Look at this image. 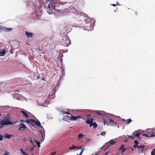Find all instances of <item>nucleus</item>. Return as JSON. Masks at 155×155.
I'll return each instance as SVG.
<instances>
[{
  "label": "nucleus",
  "mask_w": 155,
  "mask_h": 155,
  "mask_svg": "<svg viewBox=\"0 0 155 155\" xmlns=\"http://www.w3.org/2000/svg\"><path fill=\"white\" fill-rule=\"evenodd\" d=\"M48 2H50L48 4V7L51 10L54 9L57 12H59L61 10V9L60 8V5L58 3H55L54 5H53L54 2L52 0H48Z\"/></svg>",
  "instance_id": "nucleus-1"
},
{
  "label": "nucleus",
  "mask_w": 155,
  "mask_h": 155,
  "mask_svg": "<svg viewBox=\"0 0 155 155\" xmlns=\"http://www.w3.org/2000/svg\"><path fill=\"white\" fill-rule=\"evenodd\" d=\"M14 123H15L11 122L9 120V118L6 117L0 121V125H1L0 126V129L2 128L4 126L8 125H14Z\"/></svg>",
  "instance_id": "nucleus-2"
},
{
  "label": "nucleus",
  "mask_w": 155,
  "mask_h": 155,
  "mask_svg": "<svg viewBox=\"0 0 155 155\" xmlns=\"http://www.w3.org/2000/svg\"><path fill=\"white\" fill-rule=\"evenodd\" d=\"M61 43L64 46H68L71 43V42L67 37H65L62 39Z\"/></svg>",
  "instance_id": "nucleus-3"
},
{
  "label": "nucleus",
  "mask_w": 155,
  "mask_h": 155,
  "mask_svg": "<svg viewBox=\"0 0 155 155\" xmlns=\"http://www.w3.org/2000/svg\"><path fill=\"white\" fill-rule=\"evenodd\" d=\"M107 126H108L112 125L115 126L117 124V123L116 122L111 119H109V123H107Z\"/></svg>",
  "instance_id": "nucleus-4"
},
{
  "label": "nucleus",
  "mask_w": 155,
  "mask_h": 155,
  "mask_svg": "<svg viewBox=\"0 0 155 155\" xmlns=\"http://www.w3.org/2000/svg\"><path fill=\"white\" fill-rule=\"evenodd\" d=\"M145 145H140L138 147V152L139 153H143V150L145 148Z\"/></svg>",
  "instance_id": "nucleus-5"
},
{
  "label": "nucleus",
  "mask_w": 155,
  "mask_h": 155,
  "mask_svg": "<svg viewBox=\"0 0 155 155\" xmlns=\"http://www.w3.org/2000/svg\"><path fill=\"white\" fill-rule=\"evenodd\" d=\"M20 127L18 129L19 130L23 131L27 128V127L23 124L22 123L19 124Z\"/></svg>",
  "instance_id": "nucleus-6"
},
{
  "label": "nucleus",
  "mask_w": 155,
  "mask_h": 155,
  "mask_svg": "<svg viewBox=\"0 0 155 155\" xmlns=\"http://www.w3.org/2000/svg\"><path fill=\"white\" fill-rule=\"evenodd\" d=\"M91 26L92 24L90 23H88L85 25L84 29L86 30H90Z\"/></svg>",
  "instance_id": "nucleus-7"
},
{
  "label": "nucleus",
  "mask_w": 155,
  "mask_h": 155,
  "mask_svg": "<svg viewBox=\"0 0 155 155\" xmlns=\"http://www.w3.org/2000/svg\"><path fill=\"white\" fill-rule=\"evenodd\" d=\"M70 115H71V120H76L78 119L81 118L79 115L78 116H72L71 114Z\"/></svg>",
  "instance_id": "nucleus-8"
},
{
  "label": "nucleus",
  "mask_w": 155,
  "mask_h": 155,
  "mask_svg": "<svg viewBox=\"0 0 155 155\" xmlns=\"http://www.w3.org/2000/svg\"><path fill=\"white\" fill-rule=\"evenodd\" d=\"M93 119L92 118L88 119L86 121L87 124H89L90 127H91L92 126V123L93 121Z\"/></svg>",
  "instance_id": "nucleus-9"
},
{
  "label": "nucleus",
  "mask_w": 155,
  "mask_h": 155,
  "mask_svg": "<svg viewBox=\"0 0 155 155\" xmlns=\"http://www.w3.org/2000/svg\"><path fill=\"white\" fill-rule=\"evenodd\" d=\"M25 35L28 38H29L30 37H32L34 34L32 33L29 32L28 31H26L25 32Z\"/></svg>",
  "instance_id": "nucleus-10"
},
{
  "label": "nucleus",
  "mask_w": 155,
  "mask_h": 155,
  "mask_svg": "<svg viewBox=\"0 0 155 155\" xmlns=\"http://www.w3.org/2000/svg\"><path fill=\"white\" fill-rule=\"evenodd\" d=\"M13 30L12 28H7L4 27V31L5 32H8L12 31Z\"/></svg>",
  "instance_id": "nucleus-11"
},
{
  "label": "nucleus",
  "mask_w": 155,
  "mask_h": 155,
  "mask_svg": "<svg viewBox=\"0 0 155 155\" xmlns=\"http://www.w3.org/2000/svg\"><path fill=\"white\" fill-rule=\"evenodd\" d=\"M21 112L27 118H29V116L28 115V114L24 110H21Z\"/></svg>",
  "instance_id": "nucleus-12"
},
{
  "label": "nucleus",
  "mask_w": 155,
  "mask_h": 155,
  "mask_svg": "<svg viewBox=\"0 0 155 155\" xmlns=\"http://www.w3.org/2000/svg\"><path fill=\"white\" fill-rule=\"evenodd\" d=\"M12 137H13V135L9 134H5V137L7 138L8 139H9V138H11Z\"/></svg>",
  "instance_id": "nucleus-13"
},
{
  "label": "nucleus",
  "mask_w": 155,
  "mask_h": 155,
  "mask_svg": "<svg viewBox=\"0 0 155 155\" xmlns=\"http://www.w3.org/2000/svg\"><path fill=\"white\" fill-rule=\"evenodd\" d=\"M119 149L121 150L122 151V152H123V153L126 150V149L125 148V147H124V146L123 145H122L121 146V147H120L119 148Z\"/></svg>",
  "instance_id": "nucleus-14"
},
{
  "label": "nucleus",
  "mask_w": 155,
  "mask_h": 155,
  "mask_svg": "<svg viewBox=\"0 0 155 155\" xmlns=\"http://www.w3.org/2000/svg\"><path fill=\"white\" fill-rule=\"evenodd\" d=\"M30 124L33 126L35 125L36 124V121L34 120L31 119Z\"/></svg>",
  "instance_id": "nucleus-15"
},
{
  "label": "nucleus",
  "mask_w": 155,
  "mask_h": 155,
  "mask_svg": "<svg viewBox=\"0 0 155 155\" xmlns=\"http://www.w3.org/2000/svg\"><path fill=\"white\" fill-rule=\"evenodd\" d=\"M64 118L65 120H71V116H69L67 115L65 116Z\"/></svg>",
  "instance_id": "nucleus-16"
},
{
  "label": "nucleus",
  "mask_w": 155,
  "mask_h": 155,
  "mask_svg": "<svg viewBox=\"0 0 155 155\" xmlns=\"http://www.w3.org/2000/svg\"><path fill=\"white\" fill-rule=\"evenodd\" d=\"M70 9L68 8H66L63 10V12L64 13H67L68 12H70Z\"/></svg>",
  "instance_id": "nucleus-17"
},
{
  "label": "nucleus",
  "mask_w": 155,
  "mask_h": 155,
  "mask_svg": "<svg viewBox=\"0 0 155 155\" xmlns=\"http://www.w3.org/2000/svg\"><path fill=\"white\" fill-rule=\"evenodd\" d=\"M92 126H93V127L94 128H96L97 126V125L96 123V122H94L93 123H92Z\"/></svg>",
  "instance_id": "nucleus-18"
},
{
  "label": "nucleus",
  "mask_w": 155,
  "mask_h": 155,
  "mask_svg": "<svg viewBox=\"0 0 155 155\" xmlns=\"http://www.w3.org/2000/svg\"><path fill=\"white\" fill-rule=\"evenodd\" d=\"M61 112L62 113V115H64L65 114H67L69 115H71V114L69 112H64L63 111H61Z\"/></svg>",
  "instance_id": "nucleus-19"
},
{
  "label": "nucleus",
  "mask_w": 155,
  "mask_h": 155,
  "mask_svg": "<svg viewBox=\"0 0 155 155\" xmlns=\"http://www.w3.org/2000/svg\"><path fill=\"white\" fill-rule=\"evenodd\" d=\"M84 136V135L82 134H80L78 136V138L79 140H80Z\"/></svg>",
  "instance_id": "nucleus-20"
},
{
  "label": "nucleus",
  "mask_w": 155,
  "mask_h": 155,
  "mask_svg": "<svg viewBox=\"0 0 155 155\" xmlns=\"http://www.w3.org/2000/svg\"><path fill=\"white\" fill-rule=\"evenodd\" d=\"M5 52V51L3 50L2 51H0V56L4 55Z\"/></svg>",
  "instance_id": "nucleus-21"
},
{
  "label": "nucleus",
  "mask_w": 155,
  "mask_h": 155,
  "mask_svg": "<svg viewBox=\"0 0 155 155\" xmlns=\"http://www.w3.org/2000/svg\"><path fill=\"white\" fill-rule=\"evenodd\" d=\"M152 132V134L150 135V136L149 137H154L155 136V133L154 132H153L152 131H151Z\"/></svg>",
  "instance_id": "nucleus-22"
},
{
  "label": "nucleus",
  "mask_w": 155,
  "mask_h": 155,
  "mask_svg": "<svg viewBox=\"0 0 155 155\" xmlns=\"http://www.w3.org/2000/svg\"><path fill=\"white\" fill-rule=\"evenodd\" d=\"M77 147L75 146L74 145H72V146L71 147H70L69 148V149L70 150H73L74 149H76V148Z\"/></svg>",
  "instance_id": "nucleus-23"
},
{
  "label": "nucleus",
  "mask_w": 155,
  "mask_h": 155,
  "mask_svg": "<svg viewBox=\"0 0 155 155\" xmlns=\"http://www.w3.org/2000/svg\"><path fill=\"white\" fill-rule=\"evenodd\" d=\"M35 142L37 144L38 147L39 148L40 147V142L38 141L37 140L35 141Z\"/></svg>",
  "instance_id": "nucleus-24"
},
{
  "label": "nucleus",
  "mask_w": 155,
  "mask_h": 155,
  "mask_svg": "<svg viewBox=\"0 0 155 155\" xmlns=\"http://www.w3.org/2000/svg\"><path fill=\"white\" fill-rule=\"evenodd\" d=\"M36 125L38 126V127H41V124L40 122H38L36 121Z\"/></svg>",
  "instance_id": "nucleus-25"
},
{
  "label": "nucleus",
  "mask_w": 155,
  "mask_h": 155,
  "mask_svg": "<svg viewBox=\"0 0 155 155\" xmlns=\"http://www.w3.org/2000/svg\"><path fill=\"white\" fill-rule=\"evenodd\" d=\"M126 121H127V124H130L131 122L132 121V120L130 119H129L127 120Z\"/></svg>",
  "instance_id": "nucleus-26"
},
{
  "label": "nucleus",
  "mask_w": 155,
  "mask_h": 155,
  "mask_svg": "<svg viewBox=\"0 0 155 155\" xmlns=\"http://www.w3.org/2000/svg\"><path fill=\"white\" fill-rule=\"evenodd\" d=\"M116 143L115 142H114L112 140H111L110 142L109 143L110 145H114Z\"/></svg>",
  "instance_id": "nucleus-27"
},
{
  "label": "nucleus",
  "mask_w": 155,
  "mask_h": 155,
  "mask_svg": "<svg viewBox=\"0 0 155 155\" xmlns=\"http://www.w3.org/2000/svg\"><path fill=\"white\" fill-rule=\"evenodd\" d=\"M75 12L78 14L79 15H81V14H83V13L82 12H81L77 10H75Z\"/></svg>",
  "instance_id": "nucleus-28"
},
{
  "label": "nucleus",
  "mask_w": 155,
  "mask_h": 155,
  "mask_svg": "<svg viewBox=\"0 0 155 155\" xmlns=\"http://www.w3.org/2000/svg\"><path fill=\"white\" fill-rule=\"evenodd\" d=\"M38 53L41 56V54H44V53L41 50H39Z\"/></svg>",
  "instance_id": "nucleus-29"
},
{
  "label": "nucleus",
  "mask_w": 155,
  "mask_h": 155,
  "mask_svg": "<svg viewBox=\"0 0 155 155\" xmlns=\"http://www.w3.org/2000/svg\"><path fill=\"white\" fill-rule=\"evenodd\" d=\"M1 31H4V27L0 26V32H1Z\"/></svg>",
  "instance_id": "nucleus-30"
},
{
  "label": "nucleus",
  "mask_w": 155,
  "mask_h": 155,
  "mask_svg": "<svg viewBox=\"0 0 155 155\" xmlns=\"http://www.w3.org/2000/svg\"><path fill=\"white\" fill-rule=\"evenodd\" d=\"M151 155H155V149H154L151 152Z\"/></svg>",
  "instance_id": "nucleus-31"
},
{
  "label": "nucleus",
  "mask_w": 155,
  "mask_h": 155,
  "mask_svg": "<svg viewBox=\"0 0 155 155\" xmlns=\"http://www.w3.org/2000/svg\"><path fill=\"white\" fill-rule=\"evenodd\" d=\"M107 123H109L107 121H106L105 120H104V125H105L107 124Z\"/></svg>",
  "instance_id": "nucleus-32"
},
{
  "label": "nucleus",
  "mask_w": 155,
  "mask_h": 155,
  "mask_svg": "<svg viewBox=\"0 0 155 155\" xmlns=\"http://www.w3.org/2000/svg\"><path fill=\"white\" fill-rule=\"evenodd\" d=\"M97 115H100V116H102L103 115V114L99 112H97Z\"/></svg>",
  "instance_id": "nucleus-33"
},
{
  "label": "nucleus",
  "mask_w": 155,
  "mask_h": 155,
  "mask_svg": "<svg viewBox=\"0 0 155 155\" xmlns=\"http://www.w3.org/2000/svg\"><path fill=\"white\" fill-rule=\"evenodd\" d=\"M31 119H30L29 120L28 119H27V120L25 121V122H26L28 124H29V123L30 124V123H31Z\"/></svg>",
  "instance_id": "nucleus-34"
},
{
  "label": "nucleus",
  "mask_w": 155,
  "mask_h": 155,
  "mask_svg": "<svg viewBox=\"0 0 155 155\" xmlns=\"http://www.w3.org/2000/svg\"><path fill=\"white\" fill-rule=\"evenodd\" d=\"M82 147L81 146H78V147H77L76 148V150L78 149H82L81 148Z\"/></svg>",
  "instance_id": "nucleus-35"
},
{
  "label": "nucleus",
  "mask_w": 155,
  "mask_h": 155,
  "mask_svg": "<svg viewBox=\"0 0 155 155\" xmlns=\"http://www.w3.org/2000/svg\"><path fill=\"white\" fill-rule=\"evenodd\" d=\"M3 136L1 134H0V141H2L3 140Z\"/></svg>",
  "instance_id": "nucleus-36"
},
{
  "label": "nucleus",
  "mask_w": 155,
  "mask_h": 155,
  "mask_svg": "<svg viewBox=\"0 0 155 155\" xmlns=\"http://www.w3.org/2000/svg\"><path fill=\"white\" fill-rule=\"evenodd\" d=\"M84 150V148H83V149H82V150H81V151L80 152V154H77V155H81Z\"/></svg>",
  "instance_id": "nucleus-37"
},
{
  "label": "nucleus",
  "mask_w": 155,
  "mask_h": 155,
  "mask_svg": "<svg viewBox=\"0 0 155 155\" xmlns=\"http://www.w3.org/2000/svg\"><path fill=\"white\" fill-rule=\"evenodd\" d=\"M140 134L139 133H137L135 135V137H139Z\"/></svg>",
  "instance_id": "nucleus-38"
},
{
  "label": "nucleus",
  "mask_w": 155,
  "mask_h": 155,
  "mask_svg": "<svg viewBox=\"0 0 155 155\" xmlns=\"http://www.w3.org/2000/svg\"><path fill=\"white\" fill-rule=\"evenodd\" d=\"M139 146H138V145H137L136 144H134V145L133 147L134 148H136V147H137L138 148V147Z\"/></svg>",
  "instance_id": "nucleus-39"
},
{
  "label": "nucleus",
  "mask_w": 155,
  "mask_h": 155,
  "mask_svg": "<svg viewBox=\"0 0 155 155\" xmlns=\"http://www.w3.org/2000/svg\"><path fill=\"white\" fill-rule=\"evenodd\" d=\"M134 143H135V144H136L137 145V144H138L139 142L137 140H135L134 141Z\"/></svg>",
  "instance_id": "nucleus-40"
},
{
  "label": "nucleus",
  "mask_w": 155,
  "mask_h": 155,
  "mask_svg": "<svg viewBox=\"0 0 155 155\" xmlns=\"http://www.w3.org/2000/svg\"><path fill=\"white\" fill-rule=\"evenodd\" d=\"M34 148V147H31L29 149V150L30 151H31L33 150Z\"/></svg>",
  "instance_id": "nucleus-41"
},
{
  "label": "nucleus",
  "mask_w": 155,
  "mask_h": 155,
  "mask_svg": "<svg viewBox=\"0 0 155 155\" xmlns=\"http://www.w3.org/2000/svg\"><path fill=\"white\" fill-rule=\"evenodd\" d=\"M128 138H132V139H134V137H133L132 136H130V135H128Z\"/></svg>",
  "instance_id": "nucleus-42"
},
{
  "label": "nucleus",
  "mask_w": 155,
  "mask_h": 155,
  "mask_svg": "<svg viewBox=\"0 0 155 155\" xmlns=\"http://www.w3.org/2000/svg\"><path fill=\"white\" fill-rule=\"evenodd\" d=\"M106 133L104 131L102 132L101 134L102 135H105V134Z\"/></svg>",
  "instance_id": "nucleus-43"
},
{
  "label": "nucleus",
  "mask_w": 155,
  "mask_h": 155,
  "mask_svg": "<svg viewBox=\"0 0 155 155\" xmlns=\"http://www.w3.org/2000/svg\"><path fill=\"white\" fill-rule=\"evenodd\" d=\"M20 151H21V153H23L24 152L23 151V150L22 149H20Z\"/></svg>",
  "instance_id": "nucleus-44"
},
{
  "label": "nucleus",
  "mask_w": 155,
  "mask_h": 155,
  "mask_svg": "<svg viewBox=\"0 0 155 155\" xmlns=\"http://www.w3.org/2000/svg\"><path fill=\"white\" fill-rule=\"evenodd\" d=\"M143 136H145L147 137H149V136H148L147 134H143Z\"/></svg>",
  "instance_id": "nucleus-45"
},
{
  "label": "nucleus",
  "mask_w": 155,
  "mask_h": 155,
  "mask_svg": "<svg viewBox=\"0 0 155 155\" xmlns=\"http://www.w3.org/2000/svg\"><path fill=\"white\" fill-rule=\"evenodd\" d=\"M56 153V152H54L53 153L52 152L51 155H54Z\"/></svg>",
  "instance_id": "nucleus-46"
},
{
  "label": "nucleus",
  "mask_w": 155,
  "mask_h": 155,
  "mask_svg": "<svg viewBox=\"0 0 155 155\" xmlns=\"http://www.w3.org/2000/svg\"><path fill=\"white\" fill-rule=\"evenodd\" d=\"M8 152H5L4 154V155H8Z\"/></svg>",
  "instance_id": "nucleus-47"
},
{
  "label": "nucleus",
  "mask_w": 155,
  "mask_h": 155,
  "mask_svg": "<svg viewBox=\"0 0 155 155\" xmlns=\"http://www.w3.org/2000/svg\"><path fill=\"white\" fill-rule=\"evenodd\" d=\"M30 142L33 145V141L31 139L30 140Z\"/></svg>",
  "instance_id": "nucleus-48"
},
{
  "label": "nucleus",
  "mask_w": 155,
  "mask_h": 155,
  "mask_svg": "<svg viewBox=\"0 0 155 155\" xmlns=\"http://www.w3.org/2000/svg\"><path fill=\"white\" fill-rule=\"evenodd\" d=\"M130 149H131V151H134V148H132V147H130Z\"/></svg>",
  "instance_id": "nucleus-49"
},
{
  "label": "nucleus",
  "mask_w": 155,
  "mask_h": 155,
  "mask_svg": "<svg viewBox=\"0 0 155 155\" xmlns=\"http://www.w3.org/2000/svg\"><path fill=\"white\" fill-rule=\"evenodd\" d=\"M117 5L115 4H112V5L113 6H115Z\"/></svg>",
  "instance_id": "nucleus-50"
},
{
  "label": "nucleus",
  "mask_w": 155,
  "mask_h": 155,
  "mask_svg": "<svg viewBox=\"0 0 155 155\" xmlns=\"http://www.w3.org/2000/svg\"><path fill=\"white\" fill-rule=\"evenodd\" d=\"M19 90H15V92H19Z\"/></svg>",
  "instance_id": "nucleus-51"
},
{
  "label": "nucleus",
  "mask_w": 155,
  "mask_h": 155,
  "mask_svg": "<svg viewBox=\"0 0 155 155\" xmlns=\"http://www.w3.org/2000/svg\"><path fill=\"white\" fill-rule=\"evenodd\" d=\"M25 120H22V119H21V122H25Z\"/></svg>",
  "instance_id": "nucleus-52"
},
{
  "label": "nucleus",
  "mask_w": 155,
  "mask_h": 155,
  "mask_svg": "<svg viewBox=\"0 0 155 155\" xmlns=\"http://www.w3.org/2000/svg\"><path fill=\"white\" fill-rule=\"evenodd\" d=\"M122 121H126L127 120H126L124 119H123L122 120Z\"/></svg>",
  "instance_id": "nucleus-53"
},
{
  "label": "nucleus",
  "mask_w": 155,
  "mask_h": 155,
  "mask_svg": "<svg viewBox=\"0 0 155 155\" xmlns=\"http://www.w3.org/2000/svg\"><path fill=\"white\" fill-rule=\"evenodd\" d=\"M117 8H116V10H114V11L115 12H116L117 11Z\"/></svg>",
  "instance_id": "nucleus-54"
},
{
  "label": "nucleus",
  "mask_w": 155,
  "mask_h": 155,
  "mask_svg": "<svg viewBox=\"0 0 155 155\" xmlns=\"http://www.w3.org/2000/svg\"><path fill=\"white\" fill-rule=\"evenodd\" d=\"M125 142H127V140H125L124 141Z\"/></svg>",
  "instance_id": "nucleus-55"
},
{
  "label": "nucleus",
  "mask_w": 155,
  "mask_h": 155,
  "mask_svg": "<svg viewBox=\"0 0 155 155\" xmlns=\"http://www.w3.org/2000/svg\"><path fill=\"white\" fill-rule=\"evenodd\" d=\"M25 154H26V153H25V152H24L23 153H22V154H23V155H25Z\"/></svg>",
  "instance_id": "nucleus-56"
},
{
  "label": "nucleus",
  "mask_w": 155,
  "mask_h": 155,
  "mask_svg": "<svg viewBox=\"0 0 155 155\" xmlns=\"http://www.w3.org/2000/svg\"><path fill=\"white\" fill-rule=\"evenodd\" d=\"M97 153H95V154L94 155V154H91V155H97Z\"/></svg>",
  "instance_id": "nucleus-57"
},
{
  "label": "nucleus",
  "mask_w": 155,
  "mask_h": 155,
  "mask_svg": "<svg viewBox=\"0 0 155 155\" xmlns=\"http://www.w3.org/2000/svg\"><path fill=\"white\" fill-rule=\"evenodd\" d=\"M149 130V129H147V130ZM152 130V129H150L149 130Z\"/></svg>",
  "instance_id": "nucleus-58"
},
{
  "label": "nucleus",
  "mask_w": 155,
  "mask_h": 155,
  "mask_svg": "<svg viewBox=\"0 0 155 155\" xmlns=\"http://www.w3.org/2000/svg\"><path fill=\"white\" fill-rule=\"evenodd\" d=\"M135 14H136V15H137V12H135Z\"/></svg>",
  "instance_id": "nucleus-59"
},
{
  "label": "nucleus",
  "mask_w": 155,
  "mask_h": 155,
  "mask_svg": "<svg viewBox=\"0 0 155 155\" xmlns=\"http://www.w3.org/2000/svg\"><path fill=\"white\" fill-rule=\"evenodd\" d=\"M107 153H106V155H107Z\"/></svg>",
  "instance_id": "nucleus-60"
},
{
  "label": "nucleus",
  "mask_w": 155,
  "mask_h": 155,
  "mask_svg": "<svg viewBox=\"0 0 155 155\" xmlns=\"http://www.w3.org/2000/svg\"><path fill=\"white\" fill-rule=\"evenodd\" d=\"M44 79H45V78H43L42 79H43V80H44Z\"/></svg>",
  "instance_id": "nucleus-61"
},
{
  "label": "nucleus",
  "mask_w": 155,
  "mask_h": 155,
  "mask_svg": "<svg viewBox=\"0 0 155 155\" xmlns=\"http://www.w3.org/2000/svg\"><path fill=\"white\" fill-rule=\"evenodd\" d=\"M1 115V114L0 113V116Z\"/></svg>",
  "instance_id": "nucleus-62"
},
{
  "label": "nucleus",
  "mask_w": 155,
  "mask_h": 155,
  "mask_svg": "<svg viewBox=\"0 0 155 155\" xmlns=\"http://www.w3.org/2000/svg\"><path fill=\"white\" fill-rule=\"evenodd\" d=\"M32 155H34V154L33 153H32Z\"/></svg>",
  "instance_id": "nucleus-63"
},
{
  "label": "nucleus",
  "mask_w": 155,
  "mask_h": 155,
  "mask_svg": "<svg viewBox=\"0 0 155 155\" xmlns=\"http://www.w3.org/2000/svg\"><path fill=\"white\" fill-rule=\"evenodd\" d=\"M35 146H35V145L34 146V147H35Z\"/></svg>",
  "instance_id": "nucleus-64"
}]
</instances>
